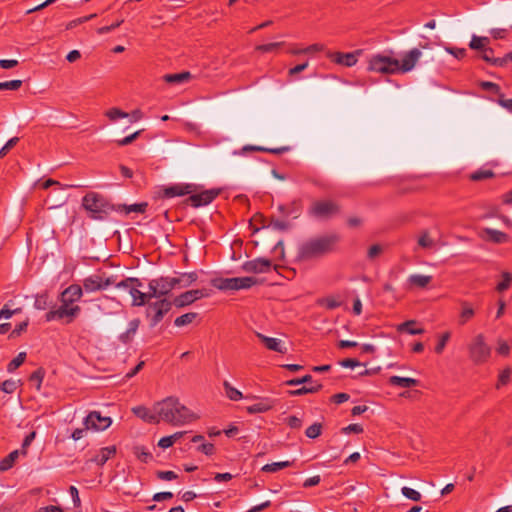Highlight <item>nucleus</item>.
I'll list each match as a JSON object with an SVG mask.
<instances>
[{
  "label": "nucleus",
  "instance_id": "nucleus-1",
  "mask_svg": "<svg viewBox=\"0 0 512 512\" xmlns=\"http://www.w3.org/2000/svg\"><path fill=\"white\" fill-rule=\"evenodd\" d=\"M340 241L341 236L337 233L310 238L299 244L296 259L305 262L322 258L335 252Z\"/></svg>",
  "mask_w": 512,
  "mask_h": 512
},
{
  "label": "nucleus",
  "instance_id": "nucleus-2",
  "mask_svg": "<svg viewBox=\"0 0 512 512\" xmlns=\"http://www.w3.org/2000/svg\"><path fill=\"white\" fill-rule=\"evenodd\" d=\"M154 410L158 413L159 422L162 420L174 426L191 423L197 419L189 408L173 396L155 403Z\"/></svg>",
  "mask_w": 512,
  "mask_h": 512
},
{
  "label": "nucleus",
  "instance_id": "nucleus-3",
  "mask_svg": "<svg viewBox=\"0 0 512 512\" xmlns=\"http://www.w3.org/2000/svg\"><path fill=\"white\" fill-rule=\"evenodd\" d=\"M82 206L89 213V217L94 220H104L113 211L116 212L117 204L97 192H88L82 198Z\"/></svg>",
  "mask_w": 512,
  "mask_h": 512
},
{
  "label": "nucleus",
  "instance_id": "nucleus-4",
  "mask_svg": "<svg viewBox=\"0 0 512 512\" xmlns=\"http://www.w3.org/2000/svg\"><path fill=\"white\" fill-rule=\"evenodd\" d=\"M173 302L167 298H161L154 302H149L145 308V317L149 327H156L172 309Z\"/></svg>",
  "mask_w": 512,
  "mask_h": 512
},
{
  "label": "nucleus",
  "instance_id": "nucleus-5",
  "mask_svg": "<svg viewBox=\"0 0 512 512\" xmlns=\"http://www.w3.org/2000/svg\"><path fill=\"white\" fill-rule=\"evenodd\" d=\"M259 283V280L252 276L233 278L218 277L211 280V285L221 291L249 289Z\"/></svg>",
  "mask_w": 512,
  "mask_h": 512
},
{
  "label": "nucleus",
  "instance_id": "nucleus-6",
  "mask_svg": "<svg viewBox=\"0 0 512 512\" xmlns=\"http://www.w3.org/2000/svg\"><path fill=\"white\" fill-rule=\"evenodd\" d=\"M468 352L470 360L476 365H481L488 361L492 349L486 343L484 335L477 334L468 344Z\"/></svg>",
  "mask_w": 512,
  "mask_h": 512
},
{
  "label": "nucleus",
  "instance_id": "nucleus-7",
  "mask_svg": "<svg viewBox=\"0 0 512 512\" xmlns=\"http://www.w3.org/2000/svg\"><path fill=\"white\" fill-rule=\"evenodd\" d=\"M368 70L382 74H395L399 72V60L384 54H374L368 60Z\"/></svg>",
  "mask_w": 512,
  "mask_h": 512
},
{
  "label": "nucleus",
  "instance_id": "nucleus-8",
  "mask_svg": "<svg viewBox=\"0 0 512 512\" xmlns=\"http://www.w3.org/2000/svg\"><path fill=\"white\" fill-rule=\"evenodd\" d=\"M70 303H62L59 307H55L50 309L45 314V320L50 322L52 320H65L66 324H70L76 318V316L80 312V307L78 305L70 306Z\"/></svg>",
  "mask_w": 512,
  "mask_h": 512
},
{
  "label": "nucleus",
  "instance_id": "nucleus-9",
  "mask_svg": "<svg viewBox=\"0 0 512 512\" xmlns=\"http://www.w3.org/2000/svg\"><path fill=\"white\" fill-rule=\"evenodd\" d=\"M178 281L172 277H159L152 279L148 283V288L154 298H162L168 295L174 288L177 287Z\"/></svg>",
  "mask_w": 512,
  "mask_h": 512
},
{
  "label": "nucleus",
  "instance_id": "nucleus-10",
  "mask_svg": "<svg viewBox=\"0 0 512 512\" xmlns=\"http://www.w3.org/2000/svg\"><path fill=\"white\" fill-rule=\"evenodd\" d=\"M210 294H211V290L206 289V288L189 290V291H186V292L176 296L172 300V302L175 307L183 308V307L191 305L192 303H194L195 301H197L199 299L209 297Z\"/></svg>",
  "mask_w": 512,
  "mask_h": 512
},
{
  "label": "nucleus",
  "instance_id": "nucleus-11",
  "mask_svg": "<svg viewBox=\"0 0 512 512\" xmlns=\"http://www.w3.org/2000/svg\"><path fill=\"white\" fill-rule=\"evenodd\" d=\"M340 212V206L331 200L316 201L310 208V213L317 218H330Z\"/></svg>",
  "mask_w": 512,
  "mask_h": 512
},
{
  "label": "nucleus",
  "instance_id": "nucleus-12",
  "mask_svg": "<svg viewBox=\"0 0 512 512\" xmlns=\"http://www.w3.org/2000/svg\"><path fill=\"white\" fill-rule=\"evenodd\" d=\"M115 283V278L113 276L103 278L101 275L94 274L83 280V289L86 292H95L99 290H104L108 286H111Z\"/></svg>",
  "mask_w": 512,
  "mask_h": 512
},
{
  "label": "nucleus",
  "instance_id": "nucleus-13",
  "mask_svg": "<svg viewBox=\"0 0 512 512\" xmlns=\"http://www.w3.org/2000/svg\"><path fill=\"white\" fill-rule=\"evenodd\" d=\"M84 426L86 429H93L95 431L106 430L112 424L110 417L102 416L98 411H91L84 419Z\"/></svg>",
  "mask_w": 512,
  "mask_h": 512
},
{
  "label": "nucleus",
  "instance_id": "nucleus-14",
  "mask_svg": "<svg viewBox=\"0 0 512 512\" xmlns=\"http://www.w3.org/2000/svg\"><path fill=\"white\" fill-rule=\"evenodd\" d=\"M220 193L221 189L213 188L201 193L191 194L187 201L190 202L193 207L198 208L210 204Z\"/></svg>",
  "mask_w": 512,
  "mask_h": 512
},
{
  "label": "nucleus",
  "instance_id": "nucleus-15",
  "mask_svg": "<svg viewBox=\"0 0 512 512\" xmlns=\"http://www.w3.org/2000/svg\"><path fill=\"white\" fill-rule=\"evenodd\" d=\"M272 267L271 260L267 258H256L253 260L246 261L242 264L241 268L244 272L261 274L270 271Z\"/></svg>",
  "mask_w": 512,
  "mask_h": 512
},
{
  "label": "nucleus",
  "instance_id": "nucleus-16",
  "mask_svg": "<svg viewBox=\"0 0 512 512\" xmlns=\"http://www.w3.org/2000/svg\"><path fill=\"white\" fill-rule=\"evenodd\" d=\"M360 53H361L360 50H357L354 52H348V53L329 52L328 58L332 62H334L338 65L345 66V67H352L357 63V57H358V55H360Z\"/></svg>",
  "mask_w": 512,
  "mask_h": 512
},
{
  "label": "nucleus",
  "instance_id": "nucleus-17",
  "mask_svg": "<svg viewBox=\"0 0 512 512\" xmlns=\"http://www.w3.org/2000/svg\"><path fill=\"white\" fill-rule=\"evenodd\" d=\"M422 53L418 48H413L409 52H407L401 61H399V72L406 73L411 71L418 60L420 59Z\"/></svg>",
  "mask_w": 512,
  "mask_h": 512
},
{
  "label": "nucleus",
  "instance_id": "nucleus-18",
  "mask_svg": "<svg viewBox=\"0 0 512 512\" xmlns=\"http://www.w3.org/2000/svg\"><path fill=\"white\" fill-rule=\"evenodd\" d=\"M140 324H141V320L139 318L132 319L128 323L127 329L124 332L119 334L118 341L124 345H129L133 341V339L140 327Z\"/></svg>",
  "mask_w": 512,
  "mask_h": 512
},
{
  "label": "nucleus",
  "instance_id": "nucleus-19",
  "mask_svg": "<svg viewBox=\"0 0 512 512\" xmlns=\"http://www.w3.org/2000/svg\"><path fill=\"white\" fill-rule=\"evenodd\" d=\"M256 336L268 350L281 354H285L287 352V348L283 345L280 339L268 337L262 333H256Z\"/></svg>",
  "mask_w": 512,
  "mask_h": 512
},
{
  "label": "nucleus",
  "instance_id": "nucleus-20",
  "mask_svg": "<svg viewBox=\"0 0 512 512\" xmlns=\"http://www.w3.org/2000/svg\"><path fill=\"white\" fill-rule=\"evenodd\" d=\"M277 400L269 397L262 398L259 402L246 407L249 414L265 413L273 409Z\"/></svg>",
  "mask_w": 512,
  "mask_h": 512
},
{
  "label": "nucleus",
  "instance_id": "nucleus-21",
  "mask_svg": "<svg viewBox=\"0 0 512 512\" xmlns=\"http://www.w3.org/2000/svg\"><path fill=\"white\" fill-rule=\"evenodd\" d=\"M132 412L134 415H136L137 417H139L140 419H142L143 421H145L147 423H153V424L159 423L158 413H156L154 408L152 410H150L147 407L140 405V406L133 407Z\"/></svg>",
  "mask_w": 512,
  "mask_h": 512
},
{
  "label": "nucleus",
  "instance_id": "nucleus-22",
  "mask_svg": "<svg viewBox=\"0 0 512 512\" xmlns=\"http://www.w3.org/2000/svg\"><path fill=\"white\" fill-rule=\"evenodd\" d=\"M194 190H195V186L192 184L173 185V186L167 187L163 190V197L173 198L176 196H183V195L193 193Z\"/></svg>",
  "mask_w": 512,
  "mask_h": 512
},
{
  "label": "nucleus",
  "instance_id": "nucleus-23",
  "mask_svg": "<svg viewBox=\"0 0 512 512\" xmlns=\"http://www.w3.org/2000/svg\"><path fill=\"white\" fill-rule=\"evenodd\" d=\"M82 294L83 288L77 284H72L61 293V303L67 302L72 304L78 301Z\"/></svg>",
  "mask_w": 512,
  "mask_h": 512
},
{
  "label": "nucleus",
  "instance_id": "nucleus-24",
  "mask_svg": "<svg viewBox=\"0 0 512 512\" xmlns=\"http://www.w3.org/2000/svg\"><path fill=\"white\" fill-rule=\"evenodd\" d=\"M139 287L140 286H134L131 287V290H129V294L132 297V306L147 305L151 299L154 298L151 294V290H149L147 293H144L138 289Z\"/></svg>",
  "mask_w": 512,
  "mask_h": 512
},
{
  "label": "nucleus",
  "instance_id": "nucleus-25",
  "mask_svg": "<svg viewBox=\"0 0 512 512\" xmlns=\"http://www.w3.org/2000/svg\"><path fill=\"white\" fill-rule=\"evenodd\" d=\"M115 454H116V447L115 446L103 447L91 459V461L96 463L99 466H103Z\"/></svg>",
  "mask_w": 512,
  "mask_h": 512
},
{
  "label": "nucleus",
  "instance_id": "nucleus-26",
  "mask_svg": "<svg viewBox=\"0 0 512 512\" xmlns=\"http://www.w3.org/2000/svg\"><path fill=\"white\" fill-rule=\"evenodd\" d=\"M480 58L485 62L489 63L490 65L496 67L505 66V59H502V57H494V50L488 46L485 49H483V51L480 54Z\"/></svg>",
  "mask_w": 512,
  "mask_h": 512
},
{
  "label": "nucleus",
  "instance_id": "nucleus-27",
  "mask_svg": "<svg viewBox=\"0 0 512 512\" xmlns=\"http://www.w3.org/2000/svg\"><path fill=\"white\" fill-rule=\"evenodd\" d=\"M147 207V202L135 203L131 205L117 204L116 212L125 213L126 215L132 212L145 213Z\"/></svg>",
  "mask_w": 512,
  "mask_h": 512
},
{
  "label": "nucleus",
  "instance_id": "nucleus-28",
  "mask_svg": "<svg viewBox=\"0 0 512 512\" xmlns=\"http://www.w3.org/2000/svg\"><path fill=\"white\" fill-rule=\"evenodd\" d=\"M388 383L392 386L411 388L417 386L419 384V381L417 379L409 377L391 376L388 380Z\"/></svg>",
  "mask_w": 512,
  "mask_h": 512
},
{
  "label": "nucleus",
  "instance_id": "nucleus-29",
  "mask_svg": "<svg viewBox=\"0 0 512 512\" xmlns=\"http://www.w3.org/2000/svg\"><path fill=\"white\" fill-rule=\"evenodd\" d=\"M407 281L411 287L426 288L431 283L432 276L413 274L409 276Z\"/></svg>",
  "mask_w": 512,
  "mask_h": 512
},
{
  "label": "nucleus",
  "instance_id": "nucleus-30",
  "mask_svg": "<svg viewBox=\"0 0 512 512\" xmlns=\"http://www.w3.org/2000/svg\"><path fill=\"white\" fill-rule=\"evenodd\" d=\"M484 233L489 241L497 244L506 243L509 239L506 233L492 228H485Z\"/></svg>",
  "mask_w": 512,
  "mask_h": 512
},
{
  "label": "nucleus",
  "instance_id": "nucleus-31",
  "mask_svg": "<svg viewBox=\"0 0 512 512\" xmlns=\"http://www.w3.org/2000/svg\"><path fill=\"white\" fill-rule=\"evenodd\" d=\"M417 324L416 320H407L397 326V331L400 333H408L410 335H419L424 333L422 328H414Z\"/></svg>",
  "mask_w": 512,
  "mask_h": 512
},
{
  "label": "nucleus",
  "instance_id": "nucleus-32",
  "mask_svg": "<svg viewBox=\"0 0 512 512\" xmlns=\"http://www.w3.org/2000/svg\"><path fill=\"white\" fill-rule=\"evenodd\" d=\"M461 307H462V310L459 315L458 322L460 325H465L469 320H471L474 317L475 311H474L473 307L471 306V304L467 301H462Z\"/></svg>",
  "mask_w": 512,
  "mask_h": 512
},
{
  "label": "nucleus",
  "instance_id": "nucleus-33",
  "mask_svg": "<svg viewBox=\"0 0 512 512\" xmlns=\"http://www.w3.org/2000/svg\"><path fill=\"white\" fill-rule=\"evenodd\" d=\"M192 77L191 73L188 71L175 73V74H166L163 76L165 82L169 84H180L190 80Z\"/></svg>",
  "mask_w": 512,
  "mask_h": 512
},
{
  "label": "nucleus",
  "instance_id": "nucleus-34",
  "mask_svg": "<svg viewBox=\"0 0 512 512\" xmlns=\"http://www.w3.org/2000/svg\"><path fill=\"white\" fill-rule=\"evenodd\" d=\"M172 278L178 281L177 287L186 288L198 279V275L196 272L180 273L179 277Z\"/></svg>",
  "mask_w": 512,
  "mask_h": 512
},
{
  "label": "nucleus",
  "instance_id": "nucleus-35",
  "mask_svg": "<svg viewBox=\"0 0 512 512\" xmlns=\"http://www.w3.org/2000/svg\"><path fill=\"white\" fill-rule=\"evenodd\" d=\"M34 307L38 310H46L52 309L54 306L52 305V301L49 299L48 293H42L36 296Z\"/></svg>",
  "mask_w": 512,
  "mask_h": 512
},
{
  "label": "nucleus",
  "instance_id": "nucleus-36",
  "mask_svg": "<svg viewBox=\"0 0 512 512\" xmlns=\"http://www.w3.org/2000/svg\"><path fill=\"white\" fill-rule=\"evenodd\" d=\"M19 457V451L14 450L10 452L5 458L0 461V471H7L11 469Z\"/></svg>",
  "mask_w": 512,
  "mask_h": 512
},
{
  "label": "nucleus",
  "instance_id": "nucleus-37",
  "mask_svg": "<svg viewBox=\"0 0 512 512\" xmlns=\"http://www.w3.org/2000/svg\"><path fill=\"white\" fill-rule=\"evenodd\" d=\"M489 42L490 40L488 37H480L473 35L470 40L469 47L473 50H479L480 52H482L483 49L487 47Z\"/></svg>",
  "mask_w": 512,
  "mask_h": 512
},
{
  "label": "nucleus",
  "instance_id": "nucleus-38",
  "mask_svg": "<svg viewBox=\"0 0 512 512\" xmlns=\"http://www.w3.org/2000/svg\"><path fill=\"white\" fill-rule=\"evenodd\" d=\"M223 387H224L226 396L230 400L238 401L243 398L242 393L238 389L234 388L228 381H224Z\"/></svg>",
  "mask_w": 512,
  "mask_h": 512
},
{
  "label": "nucleus",
  "instance_id": "nucleus-39",
  "mask_svg": "<svg viewBox=\"0 0 512 512\" xmlns=\"http://www.w3.org/2000/svg\"><path fill=\"white\" fill-rule=\"evenodd\" d=\"M323 388L322 384L318 383L315 385V388H307L306 386H303L301 388L295 389V390H289L287 391V394L289 396H302L309 393H316L319 392Z\"/></svg>",
  "mask_w": 512,
  "mask_h": 512
},
{
  "label": "nucleus",
  "instance_id": "nucleus-40",
  "mask_svg": "<svg viewBox=\"0 0 512 512\" xmlns=\"http://www.w3.org/2000/svg\"><path fill=\"white\" fill-rule=\"evenodd\" d=\"M197 316L198 314L195 312L185 313L174 320V325L177 327L189 325L196 319Z\"/></svg>",
  "mask_w": 512,
  "mask_h": 512
},
{
  "label": "nucleus",
  "instance_id": "nucleus-41",
  "mask_svg": "<svg viewBox=\"0 0 512 512\" xmlns=\"http://www.w3.org/2000/svg\"><path fill=\"white\" fill-rule=\"evenodd\" d=\"M291 465H292V462H290V461L274 462V463L264 465L262 467V471L269 472V473H275L281 469L290 467Z\"/></svg>",
  "mask_w": 512,
  "mask_h": 512
},
{
  "label": "nucleus",
  "instance_id": "nucleus-42",
  "mask_svg": "<svg viewBox=\"0 0 512 512\" xmlns=\"http://www.w3.org/2000/svg\"><path fill=\"white\" fill-rule=\"evenodd\" d=\"M113 285H115L116 288H123V289L131 290V287L142 286V282L138 278L128 277L118 283L115 282Z\"/></svg>",
  "mask_w": 512,
  "mask_h": 512
},
{
  "label": "nucleus",
  "instance_id": "nucleus-43",
  "mask_svg": "<svg viewBox=\"0 0 512 512\" xmlns=\"http://www.w3.org/2000/svg\"><path fill=\"white\" fill-rule=\"evenodd\" d=\"M133 453L143 463H148L152 459V454L144 446H135Z\"/></svg>",
  "mask_w": 512,
  "mask_h": 512
},
{
  "label": "nucleus",
  "instance_id": "nucleus-44",
  "mask_svg": "<svg viewBox=\"0 0 512 512\" xmlns=\"http://www.w3.org/2000/svg\"><path fill=\"white\" fill-rule=\"evenodd\" d=\"M320 306L325 307L328 310H333L341 306V302L338 298L329 296L318 300Z\"/></svg>",
  "mask_w": 512,
  "mask_h": 512
},
{
  "label": "nucleus",
  "instance_id": "nucleus-45",
  "mask_svg": "<svg viewBox=\"0 0 512 512\" xmlns=\"http://www.w3.org/2000/svg\"><path fill=\"white\" fill-rule=\"evenodd\" d=\"M26 359V353L20 352L14 359H12L8 365H7V371L9 373L14 372L16 369H18L25 361Z\"/></svg>",
  "mask_w": 512,
  "mask_h": 512
},
{
  "label": "nucleus",
  "instance_id": "nucleus-46",
  "mask_svg": "<svg viewBox=\"0 0 512 512\" xmlns=\"http://www.w3.org/2000/svg\"><path fill=\"white\" fill-rule=\"evenodd\" d=\"M45 371L43 368L36 369L29 377V381L36 385L37 390H40Z\"/></svg>",
  "mask_w": 512,
  "mask_h": 512
},
{
  "label": "nucleus",
  "instance_id": "nucleus-47",
  "mask_svg": "<svg viewBox=\"0 0 512 512\" xmlns=\"http://www.w3.org/2000/svg\"><path fill=\"white\" fill-rule=\"evenodd\" d=\"M105 116L109 118L110 121H116L119 118H126L129 116L127 112H124L120 108L113 107L105 112Z\"/></svg>",
  "mask_w": 512,
  "mask_h": 512
},
{
  "label": "nucleus",
  "instance_id": "nucleus-48",
  "mask_svg": "<svg viewBox=\"0 0 512 512\" xmlns=\"http://www.w3.org/2000/svg\"><path fill=\"white\" fill-rule=\"evenodd\" d=\"M321 433H322V424L318 423V422L310 425L305 430V435L310 439H315V438L319 437L321 435Z\"/></svg>",
  "mask_w": 512,
  "mask_h": 512
},
{
  "label": "nucleus",
  "instance_id": "nucleus-49",
  "mask_svg": "<svg viewBox=\"0 0 512 512\" xmlns=\"http://www.w3.org/2000/svg\"><path fill=\"white\" fill-rule=\"evenodd\" d=\"M479 86L485 91H491V92L497 94L499 97L503 96L500 86L496 83H493L490 81H481Z\"/></svg>",
  "mask_w": 512,
  "mask_h": 512
},
{
  "label": "nucleus",
  "instance_id": "nucleus-50",
  "mask_svg": "<svg viewBox=\"0 0 512 512\" xmlns=\"http://www.w3.org/2000/svg\"><path fill=\"white\" fill-rule=\"evenodd\" d=\"M511 373H512V370L509 367H507L503 371H501V373L499 374V377H498V382L496 384L497 389H500L502 386L508 384V382L510 381Z\"/></svg>",
  "mask_w": 512,
  "mask_h": 512
},
{
  "label": "nucleus",
  "instance_id": "nucleus-51",
  "mask_svg": "<svg viewBox=\"0 0 512 512\" xmlns=\"http://www.w3.org/2000/svg\"><path fill=\"white\" fill-rule=\"evenodd\" d=\"M284 45V42H274V43H268V44H261L256 46V50L261 53H269L277 50L281 46Z\"/></svg>",
  "mask_w": 512,
  "mask_h": 512
},
{
  "label": "nucleus",
  "instance_id": "nucleus-52",
  "mask_svg": "<svg viewBox=\"0 0 512 512\" xmlns=\"http://www.w3.org/2000/svg\"><path fill=\"white\" fill-rule=\"evenodd\" d=\"M28 324H29V320L26 319L25 321L16 325V327L9 334V339H15V338L19 337L23 332H25L27 330Z\"/></svg>",
  "mask_w": 512,
  "mask_h": 512
},
{
  "label": "nucleus",
  "instance_id": "nucleus-53",
  "mask_svg": "<svg viewBox=\"0 0 512 512\" xmlns=\"http://www.w3.org/2000/svg\"><path fill=\"white\" fill-rule=\"evenodd\" d=\"M418 245L422 248H432L434 246V241L430 238L429 233L427 231H424L419 239H418Z\"/></svg>",
  "mask_w": 512,
  "mask_h": 512
},
{
  "label": "nucleus",
  "instance_id": "nucleus-54",
  "mask_svg": "<svg viewBox=\"0 0 512 512\" xmlns=\"http://www.w3.org/2000/svg\"><path fill=\"white\" fill-rule=\"evenodd\" d=\"M401 492L406 498L412 501H420L422 497L418 491L406 486L401 489Z\"/></svg>",
  "mask_w": 512,
  "mask_h": 512
},
{
  "label": "nucleus",
  "instance_id": "nucleus-55",
  "mask_svg": "<svg viewBox=\"0 0 512 512\" xmlns=\"http://www.w3.org/2000/svg\"><path fill=\"white\" fill-rule=\"evenodd\" d=\"M22 86L21 80H10L0 82V91L3 90H18Z\"/></svg>",
  "mask_w": 512,
  "mask_h": 512
},
{
  "label": "nucleus",
  "instance_id": "nucleus-56",
  "mask_svg": "<svg viewBox=\"0 0 512 512\" xmlns=\"http://www.w3.org/2000/svg\"><path fill=\"white\" fill-rule=\"evenodd\" d=\"M503 280L498 283L496 289L499 292H503L507 290L510 287L511 281H512V275L508 272H504L502 274Z\"/></svg>",
  "mask_w": 512,
  "mask_h": 512
},
{
  "label": "nucleus",
  "instance_id": "nucleus-57",
  "mask_svg": "<svg viewBox=\"0 0 512 512\" xmlns=\"http://www.w3.org/2000/svg\"><path fill=\"white\" fill-rule=\"evenodd\" d=\"M18 387V382L12 379L5 380L1 384V390L7 394H12Z\"/></svg>",
  "mask_w": 512,
  "mask_h": 512
},
{
  "label": "nucleus",
  "instance_id": "nucleus-58",
  "mask_svg": "<svg viewBox=\"0 0 512 512\" xmlns=\"http://www.w3.org/2000/svg\"><path fill=\"white\" fill-rule=\"evenodd\" d=\"M269 226H272L275 230L286 231L290 228V223L276 218H271Z\"/></svg>",
  "mask_w": 512,
  "mask_h": 512
},
{
  "label": "nucleus",
  "instance_id": "nucleus-59",
  "mask_svg": "<svg viewBox=\"0 0 512 512\" xmlns=\"http://www.w3.org/2000/svg\"><path fill=\"white\" fill-rule=\"evenodd\" d=\"M18 142H19L18 137H13V138L9 139L6 142V144L0 149V158L5 157L7 155V153L17 145Z\"/></svg>",
  "mask_w": 512,
  "mask_h": 512
},
{
  "label": "nucleus",
  "instance_id": "nucleus-60",
  "mask_svg": "<svg viewBox=\"0 0 512 512\" xmlns=\"http://www.w3.org/2000/svg\"><path fill=\"white\" fill-rule=\"evenodd\" d=\"M450 336H451L450 332H445L440 336V339H439L437 345L435 346V352L437 354H441L443 352L447 342L450 339Z\"/></svg>",
  "mask_w": 512,
  "mask_h": 512
},
{
  "label": "nucleus",
  "instance_id": "nucleus-61",
  "mask_svg": "<svg viewBox=\"0 0 512 512\" xmlns=\"http://www.w3.org/2000/svg\"><path fill=\"white\" fill-rule=\"evenodd\" d=\"M493 176H494V173L491 170H479L471 175V179L474 181H480V180L492 178Z\"/></svg>",
  "mask_w": 512,
  "mask_h": 512
},
{
  "label": "nucleus",
  "instance_id": "nucleus-62",
  "mask_svg": "<svg viewBox=\"0 0 512 512\" xmlns=\"http://www.w3.org/2000/svg\"><path fill=\"white\" fill-rule=\"evenodd\" d=\"M156 476L160 480L171 481L178 478L174 471H157Z\"/></svg>",
  "mask_w": 512,
  "mask_h": 512
},
{
  "label": "nucleus",
  "instance_id": "nucleus-63",
  "mask_svg": "<svg viewBox=\"0 0 512 512\" xmlns=\"http://www.w3.org/2000/svg\"><path fill=\"white\" fill-rule=\"evenodd\" d=\"M383 249H382V246L379 245V244H375V245H372L369 249H368V253H367V257L370 259V260H373L375 259L376 257H378L381 253H382Z\"/></svg>",
  "mask_w": 512,
  "mask_h": 512
},
{
  "label": "nucleus",
  "instance_id": "nucleus-64",
  "mask_svg": "<svg viewBox=\"0 0 512 512\" xmlns=\"http://www.w3.org/2000/svg\"><path fill=\"white\" fill-rule=\"evenodd\" d=\"M285 421L291 429H299L302 426V420L294 415L289 416Z\"/></svg>",
  "mask_w": 512,
  "mask_h": 512
}]
</instances>
